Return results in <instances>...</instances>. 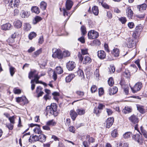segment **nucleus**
I'll use <instances>...</instances> for the list:
<instances>
[{
  "instance_id": "56",
  "label": "nucleus",
  "mask_w": 147,
  "mask_h": 147,
  "mask_svg": "<svg viewBox=\"0 0 147 147\" xmlns=\"http://www.w3.org/2000/svg\"><path fill=\"white\" fill-rule=\"evenodd\" d=\"M104 93V90L103 88H100L99 89L98 94L100 96L103 95Z\"/></svg>"
},
{
  "instance_id": "57",
  "label": "nucleus",
  "mask_w": 147,
  "mask_h": 147,
  "mask_svg": "<svg viewBox=\"0 0 147 147\" xmlns=\"http://www.w3.org/2000/svg\"><path fill=\"white\" fill-rule=\"evenodd\" d=\"M81 31L83 35L85 34L86 33V28L84 26H81Z\"/></svg>"
},
{
  "instance_id": "4",
  "label": "nucleus",
  "mask_w": 147,
  "mask_h": 147,
  "mask_svg": "<svg viewBox=\"0 0 147 147\" xmlns=\"http://www.w3.org/2000/svg\"><path fill=\"white\" fill-rule=\"evenodd\" d=\"M132 138L139 144H141L143 143V139L140 132L139 134L134 135L132 136Z\"/></svg>"
},
{
  "instance_id": "64",
  "label": "nucleus",
  "mask_w": 147,
  "mask_h": 147,
  "mask_svg": "<svg viewBox=\"0 0 147 147\" xmlns=\"http://www.w3.org/2000/svg\"><path fill=\"white\" fill-rule=\"evenodd\" d=\"M76 93L78 95L80 96H82L84 95V93L83 92L78 91H77Z\"/></svg>"
},
{
  "instance_id": "15",
  "label": "nucleus",
  "mask_w": 147,
  "mask_h": 147,
  "mask_svg": "<svg viewBox=\"0 0 147 147\" xmlns=\"http://www.w3.org/2000/svg\"><path fill=\"white\" fill-rule=\"evenodd\" d=\"M98 56L101 59H104L106 57V53L103 51H98Z\"/></svg>"
},
{
  "instance_id": "42",
  "label": "nucleus",
  "mask_w": 147,
  "mask_h": 147,
  "mask_svg": "<svg viewBox=\"0 0 147 147\" xmlns=\"http://www.w3.org/2000/svg\"><path fill=\"white\" fill-rule=\"evenodd\" d=\"M42 18L39 16H36L34 18V20L33 21V23L34 24H36L38 22L42 20Z\"/></svg>"
},
{
  "instance_id": "45",
  "label": "nucleus",
  "mask_w": 147,
  "mask_h": 147,
  "mask_svg": "<svg viewBox=\"0 0 147 147\" xmlns=\"http://www.w3.org/2000/svg\"><path fill=\"white\" fill-rule=\"evenodd\" d=\"M27 98L25 96H22L21 97H17L16 98V101H26Z\"/></svg>"
},
{
  "instance_id": "62",
  "label": "nucleus",
  "mask_w": 147,
  "mask_h": 147,
  "mask_svg": "<svg viewBox=\"0 0 147 147\" xmlns=\"http://www.w3.org/2000/svg\"><path fill=\"white\" fill-rule=\"evenodd\" d=\"M124 91L126 94H127L129 93V87L128 86H126V87H124Z\"/></svg>"
},
{
  "instance_id": "55",
  "label": "nucleus",
  "mask_w": 147,
  "mask_h": 147,
  "mask_svg": "<svg viewBox=\"0 0 147 147\" xmlns=\"http://www.w3.org/2000/svg\"><path fill=\"white\" fill-rule=\"evenodd\" d=\"M13 125L12 123H10L6 125V126L10 130H11L13 129Z\"/></svg>"
},
{
  "instance_id": "10",
  "label": "nucleus",
  "mask_w": 147,
  "mask_h": 147,
  "mask_svg": "<svg viewBox=\"0 0 147 147\" xmlns=\"http://www.w3.org/2000/svg\"><path fill=\"white\" fill-rule=\"evenodd\" d=\"M67 67L69 70H72L75 67V64L73 61H69L67 63Z\"/></svg>"
},
{
  "instance_id": "32",
  "label": "nucleus",
  "mask_w": 147,
  "mask_h": 147,
  "mask_svg": "<svg viewBox=\"0 0 147 147\" xmlns=\"http://www.w3.org/2000/svg\"><path fill=\"white\" fill-rule=\"evenodd\" d=\"M140 129L142 135H143L145 138L147 139V131L143 129L142 126L140 127Z\"/></svg>"
},
{
  "instance_id": "47",
  "label": "nucleus",
  "mask_w": 147,
  "mask_h": 147,
  "mask_svg": "<svg viewBox=\"0 0 147 147\" xmlns=\"http://www.w3.org/2000/svg\"><path fill=\"white\" fill-rule=\"evenodd\" d=\"M119 20L122 24H125L127 21L126 18L125 17H121L119 18Z\"/></svg>"
},
{
  "instance_id": "40",
  "label": "nucleus",
  "mask_w": 147,
  "mask_h": 147,
  "mask_svg": "<svg viewBox=\"0 0 147 147\" xmlns=\"http://www.w3.org/2000/svg\"><path fill=\"white\" fill-rule=\"evenodd\" d=\"M9 72L11 76H13L15 72V69L12 66H10L9 68Z\"/></svg>"
},
{
  "instance_id": "58",
  "label": "nucleus",
  "mask_w": 147,
  "mask_h": 147,
  "mask_svg": "<svg viewBox=\"0 0 147 147\" xmlns=\"http://www.w3.org/2000/svg\"><path fill=\"white\" fill-rule=\"evenodd\" d=\"M96 86L95 85H92L91 88V91L92 93L95 92L97 90Z\"/></svg>"
},
{
  "instance_id": "41",
  "label": "nucleus",
  "mask_w": 147,
  "mask_h": 147,
  "mask_svg": "<svg viewBox=\"0 0 147 147\" xmlns=\"http://www.w3.org/2000/svg\"><path fill=\"white\" fill-rule=\"evenodd\" d=\"M31 10L32 12H34L37 14H38L40 13L38 8L36 7H32Z\"/></svg>"
},
{
  "instance_id": "60",
  "label": "nucleus",
  "mask_w": 147,
  "mask_h": 147,
  "mask_svg": "<svg viewBox=\"0 0 147 147\" xmlns=\"http://www.w3.org/2000/svg\"><path fill=\"white\" fill-rule=\"evenodd\" d=\"M78 40L81 42L82 43H84L85 42L84 38L82 36L78 39Z\"/></svg>"
},
{
  "instance_id": "20",
  "label": "nucleus",
  "mask_w": 147,
  "mask_h": 147,
  "mask_svg": "<svg viewBox=\"0 0 147 147\" xmlns=\"http://www.w3.org/2000/svg\"><path fill=\"white\" fill-rule=\"evenodd\" d=\"M112 53L115 57H118L119 55V50L117 48H114L112 51Z\"/></svg>"
},
{
  "instance_id": "5",
  "label": "nucleus",
  "mask_w": 147,
  "mask_h": 147,
  "mask_svg": "<svg viewBox=\"0 0 147 147\" xmlns=\"http://www.w3.org/2000/svg\"><path fill=\"white\" fill-rule=\"evenodd\" d=\"M99 36L98 32L94 30H91L88 33V38L90 39H93L97 38Z\"/></svg>"
},
{
  "instance_id": "12",
  "label": "nucleus",
  "mask_w": 147,
  "mask_h": 147,
  "mask_svg": "<svg viewBox=\"0 0 147 147\" xmlns=\"http://www.w3.org/2000/svg\"><path fill=\"white\" fill-rule=\"evenodd\" d=\"M43 88L41 86H38L36 89V92L38 94V97L41 96L44 93L42 91Z\"/></svg>"
},
{
  "instance_id": "18",
  "label": "nucleus",
  "mask_w": 147,
  "mask_h": 147,
  "mask_svg": "<svg viewBox=\"0 0 147 147\" xmlns=\"http://www.w3.org/2000/svg\"><path fill=\"white\" fill-rule=\"evenodd\" d=\"M22 22L20 20H17L14 22V25L17 28H20L22 26Z\"/></svg>"
},
{
  "instance_id": "43",
  "label": "nucleus",
  "mask_w": 147,
  "mask_h": 147,
  "mask_svg": "<svg viewBox=\"0 0 147 147\" xmlns=\"http://www.w3.org/2000/svg\"><path fill=\"white\" fill-rule=\"evenodd\" d=\"M36 36V34L34 32H30L28 35V37L30 39L32 40L33 38L35 37Z\"/></svg>"
},
{
  "instance_id": "11",
  "label": "nucleus",
  "mask_w": 147,
  "mask_h": 147,
  "mask_svg": "<svg viewBox=\"0 0 147 147\" xmlns=\"http://www.w3.org/2000/svg\"><path fill=\"white\" fill-rule=\"evenodd\" d=\"M114 118L110 117L107 119L106 121V127L109 128L112 125L114 122Z\"/></svg>"
},
{
  "instance_id": "34",
  "label": "nucleus",
  "mask_w": 147,
  "mask_h": 147,
  "mask_svg": "<svg viewBox=\"0 0 147 147\" xmlns=\"http://www.w3.org/2000/svg\"><path fill=\"white\" fill-rule=\"evenodd\" d=\"M24 29L26 31H27L29 30L31 28L30 24L28 23H25L24 24Z\"/></svg>"
},
{
  "instance_id": "50",
  "label": "nucleus",
  "mask_w": 147,
  "mask_h": 147,
  "mask_svg": "<svg viewBox=\"0 0 147 147\" xmlns=\"http://www.w3.org/2000/svg\"><path fill=\"white\" fill-rule=\"evenodd\" d=\"M82 55L88 54V49L86 48L82 49H81Z\"/></svg>"
},
{
  "instance_id": "17",
  "label": "nucleus",
  "mask_w": 147,
  "mask_h": 147,
  "mask_svg": "<svg viewBox=\"0 0 147 147\" xmlns=\"http://www.w3.org/2000/svg\"><path fill=\"white\" fill-rule=\"evenodd\" d=\"M134 44V41L131 38H129L128 39L127 42V46L128 47L131 48L133 47Z\"/></svg>"
},
{
  "instance_id": "23",
  "label": "nucleus",
  "mask_w": 147,
  "mask_h": 147,
  "mask_svg": "<svg viewBox=\"0 0 147 147\" xmlns=\"http://www.w3.org/2000/svg\"><path fill=\"white\" fill-rule=\"evenodd\" d=\"M126 13L127 16L129 18H131L133 16V12L130 7H128L126 9Z\"/></svg>"
},
{
  "instance_id": "3",
  "label": "nucleus",
  "mask_w": 147,
  "mask_h": 147,
  "mask_svg": "<svg viewBox=\"0 0 147 147\" xmlns=\"http://www.w3.org/2000/svg\"><path fill=\"white\" fill-rule=\"evenodd\" d=\"M142 86V83L141 82H139L137 83L133 87L130 86V88L132 92L134 93L140 91Z\"/></svg>"
},
{
  "instance_id": "35",
  "label": "nucleus",
  "mask_w": 147,
  "mask_h": 147,
  "mask_svg": "<svg viewBox=\"0 0 147 147\" xmlns=\"http://www.w3.org/2000/svg\"><path fill=\"white\" fill-rule=\"evenodd\" d=\"M92 12L94 15L96 16L98 15V10L97 7L94 6L92 8Z\"/></svg>"
},
{
  "instance_id": "30",
  "label": "nucleus",
  "mask_w": 147,
  "mask_h": 147,
  "mask_svg": "<svg viewBox=\"0 0 147 147\" xmlns=\"http://www.w3.org/2000/svg\"><path fill=\"white\" fill-rule=\"evenodd\" d=\"M38 139L39 141L41 142H44L46 140V137L45 135L41 134L39 136Z\"/></svg>"
},
{
  "instance_id": "39",
  "label": "nucleus",
  "mask_w": 147,
  "mask_h": 147,
  "mask_svg": "<svg viewBox=\"0 0 147 147\" xmlns=\"http://www.w3.org/2000/svg\"><path fill=\"white\" fill-rule=\"evenodd\" d=\"M136 106L138 110L140 111V112L142 113H144V109L143 108V106L139 105H137Z\"/></svg>"
},
{
  "instance_id": "14",
  "label": "nucleus",
  "mask_w": 147,
  "mask_h": 147,
  "mask_svg": "<svg viewBox=\"0 0 147 147\" xmlns=\"http://www.w3.org/2000/svg\"><path fill=\"white\" fill-rule=\"evenodd\" d=\"M11 25L9 23H6L3 24L1 26L2 30H9L12 27Z\"/></svg>"
},
{
  "instance_id": "46",
  "label": "nucleus",
  "mask_w": 147,
  "mask_h": 147,
  "mask_svg": "<svg viewBox=\"0 0 147 147\" xmlns=\"http://www.w3.org/2000/svg\"><path fill=\"white\" fill-rule=\"evenodd\" d=\"M131 135L132 134L131 132H127L123 134V137L125 138H129Z\"/></svg>"
},
{
  "instance_id": "2",
  "label": "nucleus",
  "mask_w": 147,
  "mask_h": 147,
  "mask_svg": "<svg viewBox=\"0 0 147 147\" xmlns=\"http://www.w3.org/2000/svg\"><path fill=\"white\" fill-rule=\"evenodd\" d=\"M53 53L52 57L54 58H58L61 59L62 58V55L61 50L56 48H53L52 50Z\"/></svg>"
},
{
  "instance_id": "61",
  "label": "nucleus",
  "mask_w": 147,
  "mask_h": 147,
  "mask_svg": "<svg viewBox=\"0 0 147 147\" xmlns=\"http://www.w3.org/2000/svg\"><path fill=\"white\" fill-rule=\"evenodd\" d=\"M13 92L15 94H20L21 92V90L20 89L15 88L13 89Z\"/></svg>"
},
{
  "instance_id": "16",
  "label": "nucleus",
  "mask_w": 147,
  "mask_h": 147,
  "mask_svg": "<svg viewBox=\"0 0 147 147\" xmlns=\"http://www.w3.org/2000/svg\"><path fill=\"white\" fill-rule=\"evenodd\" d=\"M70 115L73 121L75 120L76 118L78 116V114L77 113L73 110H72L70 111Z\"/></svg>"
},
{
  "instance_id": "6",
  "label": "nucleus",
  "mask_w": 147,
  "mask_h": 147,
  "mask_svg": "<svg viewBox=\"0 0 147 147\" xmlns=\"http://www.w3.org/2000/svg\"><path fill=\"white\" fill-rule=\"evenodd\" d=\"M35 79H39L40 77L38 76V73H37L36 70L31 71L29 73L28 78L30 79H31L33 77Z\"/></svg>"
},
{
  "instance_id": "29",
  "label": "nucleus",
  "mask_w": 147,
  "mask_h": 147,
  "mask_svg": "<svg viewBox=\"0 0 147 147\" xmlns=\"http://www.w3.org/2000/svg\"><path fill=\"white\" fill-rule=\"evenodd\" d=\"M54 71H55V72L58 74H61L63 72L62 69L60 66L57 67L56 68L55 70Z\"/></svg>"
},
{
  "instance_id": "48",
  "label": "nucleus",
  "mask_w": 147,
  "mask_h": 147,
  "mask_svg": "<svg viewBox=\"0 0 147 147\" xmlns=\"http://www.w3.org/2000/svg\"><path fill=\"white\" fill-rule=\"evenodd\" d=\"M111 136L113 137H116L117 136V130L115 129L111 133Z\"/></svg>"
},
{
  "instance_id": "33",
  "label": "nucleus",
  "mask_w": 147,
  "mask_h": 147,
  "mask_svg": "<svg viewBox=\"0 0 147 147\" xmlns=\"http://www.w3.org/2000/svg\"><path fill=\"white\" fill-rule=\"evenodd\" d=\"M63 15L64 16H65L66 15L67 16V20H68L70 16L72 13L74 12V11H75V9L73 11L72 13H71V14H70L68 11H67L66 9H63Z\"/></svg>"
},
{
  "instance_id": "21",
  "label": "nucleus",
  "mask_w": 147,
  "mask_h": 147,
  "mask_svg": "<svg viewBox=\"0 0 147 147\" xmlns=\"http://www.w3.org/2000/svg\"><path fill=\"white\" fill-rule=\"evenodd\" d=\"M98 3L99 4H100L104 8L107 9H109V7L107 4L104 3L102 1V0H97Z\"/></svg>"
},
{
  "instance_id": "54",
  "label": "nucleus",
  "mask_w": 147,
  "mask_h": 147,
  "mask_svg": "<svg viewBox=\"0 0 147 147\" xmlns=\"http://www.w3.org/2000/svg\"><path fill=\"white\" fill-rule=\"evenodd\" d=\"M62 56H63L64 57H67L69 56L70 55V53L69 52L67 51H63V53Z\"/></svg>"
},
{
  "instance_id": "7",
  "label": "nucleus",
  "mask_w": 147,
  "mask_h": 147,
  "mask_svg": "<svg viewBox=\"0 0 147 147\" xmlns=\"http://www.w3.org/2000/svg\"><path fill=\"white\" fill-rule=\"evenodd\" d=\"M19 0H8L9 6L12 8H15L18 5Z\"/></svg>"
},
{
  "instance_id": "9",
  "label": "nucleus",
  "mask_w": 147,
  "mask_h": 147,
  "mask_svg": "<svg viewBox=\"0 0 147 147\" xmlns=\"http://www.w3.org/2000/svg\"><path fill=\"white\" fill-rule=\"evenodd\" d=\"M129 120L134 124L137 123L139 121V119L137 117L133 115L129 118Z\"/></svg>"
},
{
  "instance_id": "38",
  "label": "nucleus",
  "mask_w": 147,
  "mask_h": 147,
  "mask_svg": "<svg viewBox=\"0 0 147 147\" xmlns=\"http://www.w3.org/2000/svg\"><path fill=\"white\" fill-rule=\"evenodd\" d=\"M50 106L52 109V110L55 112V113H57V106L55 103H52L51 106Z\"/></svg>"
},
{
  "instance_id": "53",
  "label": "nucleus",
  "mask_w": 147,
  "mask_h": 147,
  "mask_svg": "<svg viewBox=\"0 0 147 147\" xmlns=\"http://www.w3.org/2000/svg\"><path fill=\"white\" fill-rule=\"evenodd\" d=\"M109 85L110 86H112L114 82L112 78H110L108 81Z\"/></svg>"
},
{
  "instance_id": "19",
  "label": "nucleus",
  "mask_w": 147,
  "mask_h": 147,
  "mask_svg": "<svg viewBox=\"0 0 147 147\" xmlns=\"http://www.w3.org/2000/svg\"><path fill=\"white\" fill-rule=\"evenodd\" d=\"M75 76L73 74H71L68 75L65 78L66 82L67 83L69 82Z\"/></svg>"
},
{
  "instance_id": "59",
  "label": "nucleus",
  "mask_w": 147,
  "mask_h": 147,
  "mask_svg": "<svg viewBox=\"0 0 147 147\" xmlns=\"http://www.w3.org/2000/svg\"><path fill=\"white\" fill-rule=\"evenodd\" d=\"M31 89L32 90H33L35 87V85L34 84V80H32L31 81Z\"/></svg>"
},
{
  "instance_id": "52",
  "label": "nucleus",
  "mask_w": 147,
  "mask_h": 147,
  "mask_svg": "<svg viewBox=\"0 0 147 147\" xmlns=\"http://www.w3.org/2000/svg\"><path fill=\"white\" fill-rule=\"evenodd\" d=\"M86 140H88L89 143L93 142L94 141V140L93 138L92 137H90L88 135L86 136Z\"/></svg>"
},
{
  "instance_id": "8",
  "label": "nucleus",
  "mask_w": 147,
  "mask_h": 147,
  "mask_svg": "<svg viewBox=\"0 0 147 147\" xmlns=\"http://www.w3.org/2000/svg\"><path fill=\"white\" fill-rule=\"evenodd\" d=\"M46 115H53L55 116H56L57 114L55 113L49 106H48L47 107L46 109Z\"/></svg>"
},
{
  "instance_id": "24",
  "label": "nucleus",
  "mask_w": 147,
  "mask_h": 147,
  "mask_svg": "<svg viewBox=\"0 0 147 147\" xmlns=\"http://www.w3.org/2000/svg\"><path fill=\"white\" fill-rule=\"evenodd\" d=\"M117 91L118 89L117 87H113L109 90V94L111 95L114 94L117 92Z\"/></svg>"
},
{
  "instance_id": "44",
  "label": "nucleus",
  "mask_w": 147,
  "mask_h": 147,
  "mask_svg": "<svg viewBox=\"0 0 147 147\" xmlns=\"http://www.w3.org/2000/svg\"><path fill=\"white\" fill-rule=\"evenodd\" d=\"M101 112V111L96 107L94 108V113L98 116L100 114Z\"/></svg>"
},
{
  "instance_id": "26",
  "label": "nucleus",
  "mask_w": 147,
  "mask_h": 147,
  "mask_svg": "<svg viewBox=\"0 0 147 147\" xmlns=\"http://www.w3.org/2000/svg\"><path fill=\"white\" fill-rule=\"evenodd\" d=\"M147 7L146 4H143L141 5L138 6V8L139 9L140 11H142L144 10H145Z\"/></svg>"
},
{
  "instance_id": "27",
  "label": "nucleus",
  "mask_w": 147,
  "mask_h": 147,
  "mask_svg": "<svg viewBox=\"0 0 147 147\" xmlns=\"http://www.w3.org/2000/svg\"><path fill=\"white\" fill-rule=\"evenodd\" d=\"M34 132L36 134H41L42 132V131L40 129V126L38 125L33 130Z\"/></svg>"
},
{
  "instance_id": "22",
  "label": "nucleus",
  "mask_w": 147,
  "mask_h": 147,
  "mask_svg": "<svg viewBox=\"0 0 147 147\" xmlns=\"http://www.w3.org/2000/svg\"><path fill=\"white\" fill-rule=\"evenodd\" d=\"M137 70V68L134 64L131 65L130 67V71L132 73H134L136 72Z\"/></svg>"
},
{
  "instance_id": "63",
  "label": "nucleus",
  "mask_w": 147,
  "mask_h": 147,
  "mask_svg": "<svg viewBox=\"0 0 147 147\" xmlns=\"http://www.w3.org/2000/svg\"><path fill=\"white\" fill-rule=\"evenodd\" d=\"M110 72L111 73H113L115 71V68L114 66H111L109 68Z\"/></svg>"
},
{
  "instance_id": "51",
  "label": "nucleus",
  "mask_w": 147,
  "mask_h": 147,
  "mask_svg": "<svg viewBox=\"0 0 147 147\" xmlns=\"http://www.w3.org/2000/svg\"><path fill=\"white\" fill-rule=\"evenodd\" d=\"M41 53V49L38 50L34 53L33 55V56L34 57H36L40 54Z\"/></svg>"
},
{
  "instance_id": "1",
  "label": "nucleus",
  "mask_w": 147,
  "mask_h": 147,
  "mask_svg": "<svg viewBox=\"0 0 147 147\" xmlns=\"http://www.w3.org/2000/svg\"><path fill=\"white\" fill-rule=\"evenodd\" d=\"M78 56L80 60L82 62L83 64L89 63L91 62L92 60L88 56H86L84 57L79 52Z\"/></svg>"
},
{
  "instance_id": "28",
  "label": "nucleus",
  "mask_w": 147,
  "mask_h": 147,
  "mask_svg": "<svg viewBox=\"0 0 147 147\" xmlns=\"http://www.w3.org/2000/svg\"><path fill=\"white\" fill-rule=\"evenodd\" d=\"M78 75L80 78L81 79H82L84 77V73L82 70L79 69L77 71Z\"/></svg>"
},
{
  "instance_id": "31",
  "label": "nucleus",
  "mask_w": 147,
  "mask_h": 147,
  "mask_svg": "<svg viewBox=\"0 0 147 147\" xmlns=\"http://www.w3.org/2000/svg\"><path fill=\"white\" fill-rule=\"evenodd\" d=\"M56 124V122L53 119L49 120L46 123V124L49 126H54Z\"/></svg>"
},
{
  "instance_id": "13",
  "label": "nucleus",
  "mask_w": 147,
  "mask_h": 147,
  "mask_svg": "<svg viewBox=\"0 0 147 147\" xmlns=\"http://www.w3.org/2000/svg\"><path fill=\"white\" fill-rule=\"evenodd\" d=\"M73 3L71 0H67L66 2V7L68 10H69L72 7Z\"/></svg>"
},
{
  "instance_id": "25",
  "label": "nucleus",
  "mask_w": 147,
  "mask_h": 147,
  "mask_svg": "<svg viewBox=\"0 0 147 147\" xmlns=\"http://www.w3.org/2000/svg\"><path fill=\"white\" fill-rule=\"evenodd\" d=\"M131 111L132 109L130 107L127 106L125 107V108L123 109L122 110V112L125 114H127L131 112Z\"/></svg>"
},
{
  "instance_id": "37",
  "label": "nucleus",
  "mask_w": 147,
  "mask_h": 147,
  "mask_svg": "<svg viewBox=\"0 0 147 147\" xmlns=\"http://www.w3.org/2000/svg\"><path fill=\"white\" fill-rule=\"evenodd\" d=\"M47 6V3L44 1H42L40 4V7L42 10H45Z\"/></svg>"
},
{
  "instance_id": "49",
  "label": "nucleus",
  "mask_w": 147,
  "mask_h": 147,
  "mask_svg": "<svg viewBox=\"0 0 147 147\" xmlns=\"http://www.w3.org/2000/svg\"><path fill=\"white\" fill-rule=\"evenodd\" d=\"M8 119L9 120L10 123L13 124H14L15 123V117L14 116L9 117Z\"/></svg>"
},
{
  "instance_id": "36",
  "label": "nucleus",
  "mask_w": 147,
  "mask_h": 147,
  "mask_svg": "<svg viewBox=\"0 0 147 147\" xmlns=\"http://www.w3.org/2000/svg\"><path fill=\"white\" fill-rule=\"evenodd\" d=\"M76 112L79 115H83L85 113V110L82 109H78L77 110Z\"/></svg>"
}]
</instances>
